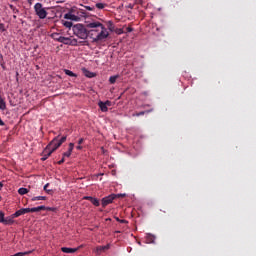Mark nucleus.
I'll use <instances>...</instances> for the list:
<instances>
[{"instance_id": "1", "label": "nucleus", "mask_w": 256, "mask_h": 256, "mask_svg": "<svg viewBox=\"0 0 256 256\" xmlns=\"http://www.w3.org/2000/svg\"><path fill=\"white\" fill-rule=\"evenodd\" d=\"M87 27L91 29L88 36L92 39V43L104 42L109 37V31L100 21H92Z\"/></svg>"}, {"instance_id": "2", "label": "nucleus", "mask_w": 256, "mask_h": 256, "mask_svg": "<svg viewBox=\"0 0 256 256\" xmlns=\"http://www.w3.org/2000/svg\"><path fill=\"white\" fill-rule=\"evenodd\" d=\"M72 31L75 37H78L82 40V42H79L80 45L89 46V42L87 41L89 33L85 25H83L82 23H77L76 25L72 26Z\"/></svg>"}, {"instance_id": "3", "label": "nucleus", "mask_w": 256, "mask_h": 256, "mask_svg": "<svg viewBox=\"0 0 256 256\" xmlns=\"http://www.w3.org/2000/svg\"><path fill=\"white\" fill-rule=\"evenodd\" d=\"M65 141H67V136H63L60 139L59 136L54 137V139H52V141L50 142L51 154L57 151V149H59V147L62 146Z\"/></svg>"}, {"instance_id": "4", "label": "nucleus", "mask_w": 256, "mask_h": 256, "mask_svg": "<svg viewBox=\"0 0 256 256\" xmlns=\"http://www.w3.org/2000/svg\"><path fill=\"white\" fill-rule=\"evenodd\" d=\"M126 194H109L105 198H102V207L106 208L107 205L113 203L114 199L116 198H124Z\"/></svg>"}, {"instance_id": "5", "label": "nucleus", "mask_w": 256, "mask_h": 256, "mask_svg": "<svg viewBox=\"0 0 256 256\" xmlns=\"http://www.w3.org/2000/svg\"><path fill=\"white\" fill-rule=\"evenodd\" d=\"M34 10H35L36 15H38V17L41 18V20L46 18L47 15H48L45 8H43L42 3H36L35 6H34Z\"/></svg>"}, {"instance_id": "6", "label": "nucleus", "mask_w": 256, "mask_h": 256, "mask_svg": "<svg viewBox=\"0 0 256 256\" xmlns=\"http://www.w3.org/2000/svg\"><path fill=\"white\" fill-rule=\"evenodd\" d=\"M51 146L50 143L48 146L45 147L44 151L42 152V161H46L51 156Z\"/></svg>"}, {"instance_id": "7", "label": "nucleus", "mask_w": 256, "mask_h": 256, "mask_svg": "<svg viewBox=\"0 0 256 256\" xmlns=\"http://www.w3.org/2000/svg\"><path fill=\"white\" fill-rule=\"evenodd\" d=\"M43 207L37 206L36 208H23V215H26V213H35L38 211H41Z\"/></svg>"}, {"instance_id": "8", "label": "nucleus", "mask_w": 256, "mask_h": 256, "mask_svg": "<svg viewBox=\"0 0 256 256\" xmlns=\"http://www.w3.org/2000/svg\"><path fill=\"white\" fill-rule=\"evenodd\" d=\"M64 18L66 20H72L74 22H78V20H79V16L73 15V13H71V12L65 13Z\"/></svg>"}, {"instance_id": "9", "label": "nucleus", "mask_w": 256, "mask_h": 256, "mask_svg": "<svg viewBox=\"0 0 256 256\" xmlns=\"http://www.w3.org/2000/svg\"><path fill=\"white\" fill-rule=\"evenodd\" d=\"M110 245H105V246H97L95 249V253L97 255H101V253L106 252V250H109Z\"/></svg>"}, {"instance_id": "10", "label": "nucleus", "mask_w": 256, "mask_h": 256, "mask_svg": "<svg viewBox=\"0 0 256 256\" xmlns=\"http://www.w3.org/2000/svg\"><path fill=\"white\" fill-rule=\"evenodd\" d=\"M14 218V214H11V216H7V218H4V225H13V223L15 222Z\"/></svg>"}, {"instance_id": "11", "label": "nucleus", "mask_w": 256, "mask_h": 256, "mask_svg": "<svg viewBox=\"0 0 256 256\" xmlns=\"http://www.w3.org/2000/svg\"><path fill=\"white\" fill-rule=\"evenodd\" d=\"M79 248H68L66 246H63L61 248V252L63 253H75V252H78Z\"/></svg>"}, {"instance_id": "12", "label": "nucleus", "mask_w": 256, "mask_h": 256, "mask_svg": "<svg viewBox=\"0 0 256 256\" xmlns=\"http://www.w3.org/2000/svg\"><path fill=\"white\" fill-rule=\"evenodd\" d=\"M86 199L91 201L92 205L94 206H100V201L98 198H93L92 196H86Z\"/></svg>"}, {"instance_id": "13", "label": "nucleus", "mask_w": 256, "mask_h": 256, "mask_svg": "<svg viewBox=\"0 0 256 256\" xmlns=\"http://www.w3.org/2000/svg\"><path fill=\"white\" fill-rule=\"evenodd\" d=\"M61 23L64 27L66 28H69V30H71V28L74 27L73 25V21H67L66 19L65 20H61Z\"/></svg>"}, {"instance_id": "14", "label": "nucleus", "mask_w": 256, "mask_h": 256, "mask_svg": "<svg viewBox=\"0 0 256 256\" xmlns=\"http://www.w3.org/2000/svg\"><path fill=\"white\" fill-rule=\"evenodd\" d=\"M83 72L85 77H88L89 79H93V77H95L96 74H94V72H90V70H87V68H83Z\"/></svg>"}, {"instance_id": "15", "label": "nucleus", "mask_w": 256, "mask_h": 256, "mask_svg": "<svg viewBox=\"0 0 256 256\" xmlns=\"http://www.w3.org/2000/svg\"><path fill=\"white\" fill-rule=\"evenodd\" d=\"M98 105H99L102 112H107L108 111V107H107L106 102L100 101V102H98Z\"/></svg>"}, {"instance_id": "16", "label": "nucleus", "mask_w": 256, "mask_h": 256, "mask_svg": "<svg viewBox=\"0 0 256 256\" xmlns=\"http://www.w3.org/2000/svg\"><path fill=\"white\" fill-rule=\"evenodd\" d=\"M51 37L57 42L62 43V36L60 35V33H52Z\"/></svg>"}, {"instance_id": "17", "label": "nucleus", "mask_w": 256, "mask_h": 256, "mask_svg": "<svg viewBox=\"0 0 256 256\" xmlns=\"http://www.w3.org/2000/svg\"><path fill=\"white\" fill-rule=\"evenodd\" d=\"M64 45H71V38L69 36H62V42Z\"/></svg>"}, {"instance_id": "18", "label": "nucleus", "mask_w": 256, "mask_h": 256, "mask_svg": "<svg viewBox=\"0 0 256 256\" xmlns=\"http://www.w3.org/2000/svg\"><path fill=\"white\" fill-rule=\"evenodd\" d=\"M6 107H7L6 102H5V100L3 99V97L0 95V109H1L2 111H5Z\"/></svg>"}, {"instance_id": "19", "label": "nucleus", "mask_w": 256, "mask_h": 256, "mask_svg": "<svg viewBox=\"0 0 256 256\" xmlns=\"http://www.w3.org/2000/svg\"><path fill=\"white\" fill-rule=\"evenodd\" d=\"M30 253H32V251H19L18 253H15L14 255H10V256H25V255H29Z\"/></svg>"}, {"instance_id": "20", "label": "nucleus", "mask_w": 256, "mask_h": 256, "mask_svg": "<svg viewBox=\"0 0 256 256\" xmlns=\"http://www.w3.org/2000/svg\"><path fill=\"white\" fill-rule=\"evenodd\" d=\"M155 240H156V236H154V235H147L146 236L147 243H154Z\"/></svg>"}, {"instance_id": "21", "label": "nucleus", "mask_w": 256, "mask_h": 256, "mask_svg": "<svg viewBox=\"0 0 256 256\" xmlns=\"http://www.w3.org/2000/svg\"><path fill=\"white\" fill-rule=\"evenodd\" d=\"M28 189L27 188H19L18 189V194L19 195H27L28 194Z\"/></svg>"}, {"instance_id": "22", "label": "nucleus", "mask_w": 256, "mask_h": 256, "mask_svg": "<svg viewBox=\"0 0 256 256\" xmlns=\"http://www.w3.org/2000/svg\"><path fill=\"white\" fill-rule=\"evenodd\" d=\"M24 215V208L18 209L16 213L13 214L14 218H18V216Z\"/></svg>"}, {"instance_id": "23", "label": "nucleus", "mask_w": 256, "mask_h": 256, "mask_svg": "<svg viewBox=\"0 0 256 256\" xmlns=\"http://www.w3.org/2000/svg\"><path fill=\"white\" fill-rule=\"evenodd\" d=\"M119 75H112L110 78H109V83L110 84H115L116 83V80L118 79Z\"/></svg>"}, {"instance_id": "24", "label": "nucleus", "mask_w": 256, "mask_h": 256, "mask_svg": "<svg viewBox=\"0 0 256 256\" xmlns=\"http://www.w3.org/2000/svg\"><path fill=\"white\" fill-rule=\"evenodd\" d=\"M78 40L77 38H70V45H72L73 47H77L78 46Z\"/></svg>"}, {"instance_id": "25", "label": "nucleus", "mask_w": 256, "mask_h": 256, "mask_svg": "<svg viewBox=\"0 0 256 256\" xmlns=\"http://www.w3.org/2000/svg\"><path fill=\"white\" fill-rule=\"evenodd\" d=\"M64 72L66 75H69L70 77H77V75L74 74V72H72V70H68L67 68L64 69Z\"/></svg>"}, {"instance_id": "26", "label": "nucleus", "mask_w": 256, "mask_h": 256, "mask_svg": "<svg viewBox=\"0 0 256 256\" xmlns=\"http://www.w3.org/2000/svg\"><path fill=\"white\" fill-rule=\"evenodd\" d=\"M146 112L147 113H149V112H152V110H142L141 112H137L136 114H133V116H144L145 114H146Z\"/></svg>"}, {"instance_id": "27", "label": "nucleus", "mask_w": 256, "mask_h": 256, "mask_svg": "<svg viewBox=\"0 0 256 256\" xmlns=\"http://www.w3.org/2000/svg\"><path fill=\"white\" fill-rule=\"evenodd\" d=\"M0 223L5 225V213L4 211H0Z\"/></svg>"}, {"instance_id": "28", "label": "nucleus", "mask_w": 256, "mask_h": 256, "mask_svg": "<svg viewBox=\"0 0 256 256\" xmlns=\"http://www.w3.org/2000/svg\"><path fill=\"white\" fill-rule=\"evenodd\" d=\"M47 199L46 196H35L32 198V201H40Z\"/></svg>"}, {"instance_id": "29", "label": "nucleus", "mask_w": 256, "mask_h": 256, "mask_svg": "<svg viewBox=\"0 0 256 256\" xmlns=\"http://www.w3.org/2000/svg\"><path fill=\"white\" fill-rule=\"evenodd\" d=\"M46 210V211H57V208H51V207H47L42 205V209L41 211Z\"/></svg>"}, {"instance_id": "30", "label": "nucleus", "mask_w": 256, "mask_h": 256, "mask_svg": "<svg viewBox=\"0 0 256 256\" xmlns=\"http://www.w3.org/2000/svg\"><path fill=\"white\" fill-rule=\"evenodd\" d=\"M84 143V138L83 137H81L80 139H79V141H78V146H77V149L78 150H81L82 149V146H81V144H83Z\"/></svg>"}, {"instance_id": "31", "label": "nucleus", "mask_w": 256, "mask_h": 256, "mask_svg": "<svg viewBox=\"0 0 256 256\" xmlns=\"http://www.w3.org/2000/svg\"><path fill=\"white\" fill-rule=\"evenodd\" d=\"M96 7L99 9V10H103V8L106 7L105 3H96Z\"/></svg>"}, {"instance_id": "32", "label": "nucleus", "mask_w": 256, "mask_h": 256, "mask_svg": "<svg viewBox=\"0 0 256 256\" xmlns=\"http://www.w3.org/2000/svg\"><path fill=\"white\" fill-rule=\"evenodd\" d=\"M49 186H50V183H46L44 186V191H46V193H52V189H48Z\"/></svg>"}, {"instance_id": "33", "label": "nucleus", "mask_w": 256, "mask_h": 256, "mask_svg": "<svg viewBox=\"0 0 256 256\" xmlns=\"http://www.w3.org/2000/svg\"><path fill=\"white\" fill-rule=\"evenodd\" d=\"M74 147H75V144H74L73 142H70V144H69L70 156H71V154H72V152H73Z\"/></svg>"}, {"instance_id": "34", "label": "nucleus", "mask_w": 256, "mask_h": 256, "mask_svg": "<svg viewBox=\"0 0 256 256\" xmlns=\"http://www.w3.org/2000/svg\"><path fill=\"white\" fill-rule=\"evenodd\" d=\"M84 8H86V10H88V11H94L95 10V6H84Z\"/></svg>"}, {"instance_id": "35", "label": "nucleus", "mask_w": 256, "mask_h": 256, "mask_svg": "<svg viewBox=\"0 0 256 256\" xmlns=\"http://www.w3.org/2000/svg\"><path fill=\"white\" fill-rule=\"evenodd\" d=\"M5 30H6V28H5L4 23H0V31L5 32Z\"/></svg>"}, {"instance_id": "36", "label": "nucleus", "mask_w": 256, "mask_h": 256, "mask_svg": "<svg viewBox=\"0 0 256 256\" xmlns=\"http://www.w3.org/2000/svg\"><path fill=\"white\" fill-rule=\"evenodd\" d=\"M63 156H64V158H70L71 157L69 149H68L67 152H64Z\"/></svg>"}, {"instance_id": "37", "label": "nucleus", "mask_w": 256, "mask_h": 256, "mask_svg": "<svg viewBox=\"0 0 256 256\" xmlns=\"http://www.w3.org/2000/svg\"><path fill=\"white\" fill-rule=\"evenodd\" d=\"M133 28H132V26H128L127 28H126V31L128 32V33H131V32H133Z\"/></svg>"}, {"instance_id": "38", "label": "nucleus", "mask_w": 256, "mask_h": 256, "mask_svg": "<svg viewBox=\"0 0 256 256\" xmlns=\"http://www.w3.org/2000/svg\"><path fill=\"white\" fill-rule=\"evenodd\" d=\"M65 163V156L62 157V159H60V161H58V164H63Z\"/></svg>"}, {"instance_id": "39", "label": "nucleus", "mask_w": 256, "mask_h": 256, "mask_svg": "<svg viewBox=\"0 0 256 256\" xmlns=\"http://www.w3.org/2000/svg\"><path fill=\"white\" fill-rule=\"evenodd\" d=\"M111 105H112L111 100H106V107L111 106Z\"/></svg>"}, {"instance_id": "40", "label": "nucleus", "mask_w": 256, "mask_h": 256, "mask_svg": "<svg viewBox=\"0 0 256 256\" xmlns=\"http://www.w3.org/2000/svg\"><path fill=\"white\" fill-rule=\"evenodd\" d=\"M0 126H5V122L1 118H0Z\"/></svg>"}, {"instance_id": "41", "label": "nucleus", "mask_w": 256, "mask_h": 256, "mask_svg": "<svg viewBox=\"0 0 256 256\" xmlns=\"http://www.w3.org/2000/svg\"><path fill=\"white\" fill-rule=\"evenodd\" d=\"M117 221H120V223H126V220H119V218H117Z\"/></svg>"}, {"instance_id": "42", "label": "nucleus", "mask_w": 256, "mask_h": 256, "mask_svg": "<svg viewBox=\"0 0 256 256\" xmlns=\"http://www.w3.org/2000/svg\"><path fill=\"white\" fill-rule=\"evenodd\" d=\"M3 186H4V184L1 183V181H0V191H1V189L3 188Z\"/></svg>"}, {"instance_id": "43", "label": "nucleus", "mask_w": 256, "mask_h": 256, "mask_svg": "<svg viewBox=\"0 0 256 256\" xmlns=\"http://www.w3.org/2000/svg\"><path fill=\"white\" fill-rule=\"evenodd\" d=\"M0 58L3 59V54L2 53H0Z\"/></svg>"}, {"instance_id": "44", "label": "nucleus", "mask_w": 256, "mask_h": 256, "mask_svg": "<svg viewBox=\"0 0 256 256\" xmlns=\"http://www.w3.org/2000/svg\"><path fill=\"white\" fill-rule=\"evenodd\" d=\"M2 69H5V65H4V63H2Z\"/></svg>"}, {"instance_id": "45", "label": "nucleus", "mask_w": 256, "mask_h": 256, "mask_svg": "<svg viewBox=\"0 0 256 256\" xmlns=\"http://www.w3.org/2000/svg\"><path fill=\"white\" fill-rule=\"evenodd\" d=\"M10 8H13V5H10Z\"/></svg>"}, {"instance_id": "46", "label": "nucleus", "mask_w": 256, "mask_h": 256, "mask_svg": "<svg viewBox=\"0 0 256 256\" xmlns=\"http://www.w3.org/2000/svg\"><path fill=\"white\" fill-rule=\"evenodd\" d=\"M13 1H18V0H13Z\"/></svg>"}, {"instance_id": "47", "label": "nucleus", "mask_w": 256, "mask_h": 256, "mask_svg": "<svg viewBox=\"0 0 256 256\" xmlns=\"http://www.w3.org/2000/svg\"><path fill=\"white\" fill-rule=\"evenodd\" d=\"M0 201H1V196H0Z\"/></svg>"}]
</instances>
